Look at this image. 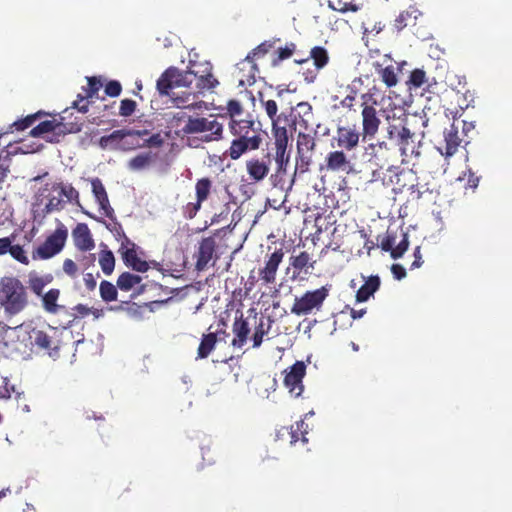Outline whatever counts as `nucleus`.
<instances>
[{
	"instance_id": "nucleus-1",
	"label": "nucleus",
	"mask_w": 512,
	"mask_h": 512,
	"mask_svg": "<svg viewBox=\"0 0 512 512\" xmlns=\"http://www.w3.org/2000/svg\"><path fill=\"white\" fill-rule=\"evenodd\" d=\"M299 117L294 120L290 119V115L282 112L277 114L274 120H271L272 135L274 138L275 155L274 160L276 169L270 175V182L277 187L286 175L287 166L290 160V152L288 151L289 135L287 126L294 128L298 123L304 129L310 128V119L313 117L312 106L308 102H300L297 104Z\"/></svg>"
},
{
	"instance_id": "nucleus-2",
	"label": "nucleus",
	"mask_w": 512,
	"mask_h": 512,
	"mask_svg": "<svg viewBox=\"0 0 512 512\" xmlns=\"http://www.w3.org/2000/svg\"><path fill=\"white\" fill-rule=\"evenodd\" d=\"M28 304L26 288L15 277H3L0 280V305L9 315H16Z\"/></svg>"
},
{
	"instance_id": "nucleus-3",
	"label": "nucleus",
	"mask_w": 512,
	"mask_h": 512,
	"mask_svg": "<svg viewBox=\"0 0 512 512\" xmlns=\"http://www.w3.org/2000/svg\"><path fill=\"white\" fill-rule=\"evenodd\" d=\"M226 116L229 118V131L235 136L244 134H264L261 124L256 122L253 115L246 113L244 117V106L241 101L237 99H230L226 104Z\"/></svg>"
},
{
	"instance_id": "nucleus-4",
	"label": "nucleus",
	"mask_w": 512,
	"mask_h": 512,
	"mask_svg": "<svg viewBox=\"0 0 512 512\" xmlns=\"http://www.w3.org/2000/svg\"><path fill=\"white\" fill-rule=\"evenodd\" d=\"M182 130L188 135H199L200 141L210 143L223 139L224 124L213 115L209 117L189 116Z\"/></svg>"
},
{
	"instance_id": "nucleus-5",
	"label": "nucleus",
	"mask_w": 512,
	"mask_h": 512,
	"mask_svg": "<svg viewBox=\"0 0 512 512\" xmlns=\"http://www.w3.org/2000/svg\"><path fill=\"white\" fill-rule=\"evenodd\" d=\"M389 144H392L400 152L401 162H405L412 155H419L416 151V135L411 132L402 121L389 123L387 127Z\"/></svg>"
},
{
	"instance_id": "nucleus-6",
	"label": "nucleus",
	"mask_w": 512,
	"mask_h": 512,
	"mask_svg": "<svg viewBox=\"0 0 512 512\" xmlns=\"http://www.w3.org/2000/svg\"><path fill=\"white\" fill-rule=\"evenodd\" d=\"M197 73L188 69L179 70L176 67L167 68L159 77L156 88L161 96H170V91L179 87H190L194 82Z\"/></svg>"
},
{
	"instance_id": "nucleus-7",
	"label": "nucleus",
	"mask_w": 512,
	"mask_h": 512,
	"mask_svg": "<svg viewBox=\"0 0 512 512\" xmlns=\"http://www.w3.org/2000/svg\"><path fill=\"white\" fill-rule=\"evenodd\" d=\"M68 238V229L62 223L58 222L56 229L46 237L43 243L32 251L34 260H48L59 254L66 245Z\"/></svg>"
},
{
	"instance_id": "nucleus-8",
	"label": "nucleus",
	"mask_w": 512,
	"mask_h": 512,
	"mask_svg": "<svg viewBox=\"0 0 512 512\" xmlns=\"http://www.w3.org/2000/svg\"><path fill=\"white\" fill-rule=\"evenodd\" d=\"M61 334V330L52 326L45 329L33 328L29 333V339L33 346L46 352L50 357H58L62 345Z\"/></svg>"
},
{
	"instance_id": "nucleus-9",
	"label": "nucleus",
	"mask_w": 512,
	"mask_h": 512,
	"mask_svg": "<svg viewBox=\"0 0 512 512\" xmlns=\"http://www.w3.org/2000/svg\"><path fill=\"white\" fill-rule=\"evenodd\" d=\"M365 155L368 157L369 162H372L379 168L387 166L390 172H392L394 163L401 157L396 147L386 141L370 143L365 148Z\"/></svg>"
},
{
	"instance_id": "nucleus-10",
	"label": "nucleus",
	"mask_w": 512,
	"mask_h": 512,
	"mask_svg": "<svg viewBox=\"0 0 512 512\" xmlns=\"http://www.w3.org/2000/svg\"><path fill=\"white\" fill-rule=\"evenodd\" d=\"M316 149V139L310 133L299 132L296 141L295 172L304 174L313 162Z\"/></svg>"
},
{
	"instance_id": "nucleus-11",
	"label": "nucleus",
	"mask_w": 512,
	"mask_h": 512,
	"mask_svg": "<svg viewBox=\"0 0 512 512\" xmlns=\"http://www.w3.org/2000/svg\"><path fill=\"white\" fill-rule=\"evenodd\" d=\"M328 296V290L325 287L313 291H307L301 297H296L291 307V313L297 316L310 314L314 309L319 310Z\"/></svg>"
},
{
	"instance_id": "nucleus-12",
	"label": "nucleus",
	"mask_w": 512,
	"mask_h": 512,
	"mask_svg": "<svg viewBox=\"0 0 512 512\" xmlns=\"http://www.w3.org/2000/svg\"><path fill=\"white\" fill-rule=\"evenodd\" d=\"M262 143L263 134L252 133L235 136L226 151V155L232 160H237L249 151L258 150Z\"/></svg>"
},
{
	"instance_id": "nucleus-13",
	"label": "nucleus",
	"mask_w": 512,
	"mask_h": 512,
	"mask_svg": "<svg viewBox=\"0 0 512 512\" xmlns=\"http://www.w3.org/2000/svg\"><path fill=\"white\" fill-rule=\"evenodd\" d=\"M367 94H363L361 99L363 100L361 103L362 111V139H371L375 137L378 133L381 120L378 116L377 110L374 106L369 105L366 101Z\"/></svg>"
},
{
	"instance_id": "nucleus-14",
	"label": "nucleus",
	"mask_w": 512,
	"mask_h": 512,
	"mask_svg": "<svg viewBox=\"0 0 512 512\" xmlns=\"http://www.w3.org/2000/svg\"><path fill=\"white\" fill-rule=\"evenodd\" d=\"M272 164V156L270 153L262 157H252L245 163V169L248 178L253 183L262 182L270 173Z\"/></svg>"
},
{
	"instance_id": "nucleus-15",
	"label": "nucleus",
	"mask_w": 512,
	"mask_h": 512,
	"mask_svg": "<svg viewBox=\"0 0 512 512\" xmlns=\"http://www.w3.org/2000/svg\"><path fill=\"white\" fill-rule=\"evenodd\" d=\"M305 373L306 366L302 361H297L290 367L289 371H286L284 385L289 389V392L295 396H300L303 392L302 380Z\"/></svg>"
},
{
	"instance_id": "nucleus-16",
	"label": "nucleus",
	"mask_w": 512,
	"mask_h": 512,
	"mask_svg": "<svg viewBox=\"0 0 512 512\" xmlns=\"http://www.w3.org/2000/svg\"><path fill=\"white\" fill-rule=\"evenodd\" d=\"M361 136V132L357 131L354 127L340 126L337 128L333 140L336 142L338 148L350 152L359 145Z\"/></svg>"
},
{
	"instance_id": "nucleus-17",
	"label": "nucleus",
	"mask_w": 512,
	"mask_h": 512,
	"mask_svg": "<svg viewBox=\"0 0 512 512\" xmlns=\"http://www.w3.org/2000/svg\"><path fill=\"white\" fill-rule=\"evenodd\" d=\"M326 170L338 173L344 172L349 174L353 170L351 159L343 150L330 151L324 160Z\"/></svg>"
},
{
	"instance_id": "nucleus-18",
	"label": "nucleus",
	"mask_w": 512,
	"mask_h": 512,
	"mask_svg": "<svg viewBox=\"0 0 512 512\" xmlns=\"http://www.w3.org/2000/svg\"><path fill=\"white\" fill-rule=\"evenodd\" d=\"M216 247V240L212 236L203 238L199 242L198 250L195 255L197 270H204L208 266L210 261L214 259L216 254Z\"/></svg>"
},
{
	"instance_id": "nucleus-19",
	"label": "nucleus",
	"mask_w": 512,
	"mask_h": 512,
	"mask_svg": "<svg viewBox=\"0 0 512 512\" xmlns=\"http://www.w3.org/2000/svg\"><path fill=\"white\" fill-rule=\"evenodd\" d=\"M308 425L303 421H297L295 426L281 427L277 431V438L280 440H287L290 445L296 444L301 441L303 444L308 442L306 438Z\"/></svg>"
},
{
	"instance_id": "nucleus-20",
	"label": "nucleus",
	"mask_w": 512,
	"mask_h": 512,
	"mask_svg": "<svg viewBox=\"0 0 512 512\" xmlns=\"http://www.w3.org/2000/svg\"><path fill=\"white\" fill-rule=\"evenodd\" d=\"M53 133L54 137H47L50 142H58L59 136H63L66 133L65 124L56 122L55 120H45L35 126L30 134L33 137H40L44 134Z\"/></svg>"
},
{
	"instance_id": "nucleus-21",
	"label": "nucleus",
	"mask_w": 512,
	"mask_h": 512,
	"mask_svg": "<svg viewBox=\"0 0 512 512\" xmlns=\"http://www.w3.org/2000/svg\"><path fill=\"white\" fill-rule=\"evenodd\" d=\"M394 180L391 177L390 182L392 183V190L395 193H402L404 191L414 192L417 187V177L412 170H401L400 172L394 173Z\"/></svg>"
},
{
	"instance_id": "nucleus-22",
	"label": "nucleus",
	"mask_w": 512,
	"mask_h": 512,
	"mask_svg": "<svg viewBox=\"0 0 512 512\" xmlns=\"http://www.w3.org/2000/svg\"><path fill=\"white\" fill-rule=\"evenodd\" d=\"M238 84L242 87L252 86L256 82V75L259 72L255 61L245 57L237 64Z\"/></svg>"
},
{
	"instance_id": "nucleus-23",
	"label": "nucleus",
	"mask_w": 512,
	"mask_h": 512,
	"mask_svg": "<svg viewBox=\"0 0 512 512\" xmlns=\"http://www.w3.org/2000/svg\"><path fill=\"white\" fill-rule=\"evenodd\" d=\"M92 193L99 204V209L102 213L110 218H114V209L111 207L108 194L106 189L99 178H94L91 180Z\"/></svg>"
},
{
	"instance_id": "nucleus-24",
	"label": "nucleus",
	"mask_w": 512,
	"mask_h": 512,
	"mask_svg": "<svg viewBox=\"0 0 512 512\" xmlns=\"http://www.w3.org/2000/svg\"><path fill=\"white\" fill-rule=\"evenodd\" d=\"M283 257L284 252L282 249L275 250L265 262V266L259 270V276L266 284L275 281L276 273Z\"/></svg>"
},
{
	"instance_id": "nucleus-25",
	"label": "nucleus",
	"mask_w": 512,
	"mask_h": 512,
	"mask_svg": "<svg viewBox=\"0 0 512 512\" xmlns=\"http://www.w3.org/2000/svg\"><path fill=\"white\" fill-rule=\"evenodd\" d=\"M74 245L80 251H90L94 249L95 243L92 238L88 225L78 223L72 231Z\"/></svg>"
},
{
	"instance_id": "nucleus-26",
	"label": "nucleus",
	"mask_w": 512,
	"mask_h": 512,
	"mask_svg": "<svg viewBox=\"0 0 512 512\" xmlns=\"http://www.w3.org/2000/svg\"><path fill=\"white\" fill-rule=\"evenodd\" d=\"M461 138L458 134V127L455 126V124H451L448 129L444 130V147H439V151L442 155L445 157H451L453 156L460 146Z\"/></svg>"
},
{
	"instance_id": "nucleus-27",
	"label": "nucleus",
	"mask_w": 512,
	"mask_h": 512,
	"mask_svg": "<svg viewBox=\"0 0 512 512\" xmlns=\"http://www.w3.org/2000/svg\"><path fill=\"white\" fill-rule=\"evenodd\" d=\"M52 190L58 191L60 196L66 198L67 202L77 205L82 209V212L85 215L89 216L90 218H94L92 214H90L88 211H85L81 206L79 192L72 186V184L57 182L52 185Z\"/></svg>"
},
{
	"instance_id": "nucleus-28",
	"label": "nucleus",
	"mask_w": 512,
	"mask_h": 512,
	"mask_svg": "<svg viewBox=\"0 0 512 512\" xmlns=\"http://www.w3.org/2000/svg\"><path fill=\"white\" fill-rule=\"evenodd\" d=\"M60 294L61 292L59 289L51 288L40 296L42 307L45 312L49 314H57L63 310H66L64 305L58 304Z\"/></svg>"
},
{
	"instance_id": "nucleus-29",
	"label": "nucleus",
	"mask_w": 512,
	"mask_h": 512,
	"mask_svg": "<svg viewBox=\"0 0 512 512\" xmlns=\"http://www.w3.org/2000/svg\"><path fill=\"white\" fill-rule=\"evenodd\" d=\"M232 331L235 335L232 340V345L234 347L241 348L247 341L248 335L250 333V328L246 319L241 315L239 318H235Z\"/></svg>"
},
{
	"instance_id": "nucleus-30",
	"label": "nucleus",
	"mask_w": 512,
	"mask_h": 512,
	"mask_svg": "<svg viewBox=\"0 0 512 512\" xmlns=\"http://www.w3.org/2000/svg\"><path fill=\"white\" fill-rule=\"evenodd\" d=\"M122 260L127 267L137 272H146L149 269V263L142 260L137 255V248H130L122 253Z\"/></svg>"
},
{
	"instance_id": "nucleus-31",
	"label": "nucleus",
	"mask_w": 512,
	"mask_h": 512,
	"mask_svg": "<svg viewBox=\"0 0 512 512\" xmlns=\"http://www.w3.org/2000/svg\"><path fill=\"white\" fill-rule=\"evenodd\" d=\"M380 278L377 275L368 277L365 283L356 292L357 302H365L372 296L380 287Z\"/></svg>"
},
{
	"instance_id": "nucleus-32",
	"label": "nucleus",
	"mask_w": 512,
	"mask_h": 512,
	"mask_svg": "<svg viewBox=\"0 0 512 512\" xmlns=\"http://www.w3.org/2000/svg\"><path fill=\"white\" fill-rule=\"evenodd\" d=\"M127 133L121 140V150L128 151L141 147L140 138L148 134L147 130L125 129Z\"/></svg>"
},
{
	"instance_id": "nucleus-33",
	"label": "nucleus",
	"mask_w": 512,
	"mask_h": 512,
	"mask_svg": "<svg viewBox=\"0 0 512 512\" xmlns=\"http://www.w3.org/2000/svg\"><path fill=\"white\" fill-rule=\"evenodd\" d=\"M126 134L125 129L115 130L109 135L102 136L98 144L102 149L121 150V140Z\"/></svg>"
},
{
	"instance_id": "nucleus-34",
	"label": "nucleus",
	"mask_w": 512,
	"mask_h": 512,
	"mask_svg": "<svg viewBox=\"0 0 512 512\" xmlns=\"http://www.w3.org/2000/svg\"><path fill=\"white\" fill-rule=\"evenodd\" d=\"M211 70V67H207L201 75H199L198 71H195L197 76L195 77L194 81H196V88L199 92L212 90L219 84Z\"/></svg>"
},
{
	"instance_id": "nucleus-35",
	"label": "nucleus",
	"mask_w": 512,
	"mask_h": 512,
	"mask_svg": "<svg viewBox=\"0 0 512 512\" xmlns=\"http://www.w3.org/2000/svg\"><path fill=\"white\" fill-rule=\"evenodd\" d=\"M420 15V12L415 7H409V9L402 11L394 21V27L397 31L403 30L410 24H415L416 19Z\"/></svg>"
},
{
	"instance_id": "nucleus-36",
	"label": "nucleus",
	"mask_w": 512,
	"mask_h": 512,
	"mask_svg": "<svg viewBox=\"0 0 512 512\" xmlns=\"http://www.w3.org/2000/svg\"><path fill=\"white\" fill-rule=\"evenodd\" d=\"M314 262L311 261V257L308 252L303 251L299 255L291 256L290 257V265L294 269V272H297V276L302 271H305V273L308 272V268H313Z\"/></svg>"
},
{
	"instance_id": "nucleus-37",
	"label": "nucleus",
	"mask_w": 512,
	"mask_h": 512,
	"mask_svg": "<svg viewBox=\"0 0 512 512\" xmlns=\"http://www.w3.org/2000/svg\"><path fill=\"white\" fill-rule=\"evenodd\" d=\"M141 282V276L131 272H123L119 275L116 284L121 291L128 292L136 286L140 285Z\"/></svg>"
},
{
	"instance_id": "nucleus-38",
	"label": "nucleus",
	"mask_w": 512,
	"mask_h": 512,
	"mask_svg": "<svg viewBox=\"0 0 512 512\" xmlns=\"http://www.w3.org/2000/svg\"><path fill=\"white\" fill-rule=\"evenodd\" d=\"M52 281L53 276L51 274L44 276L31 275L29 277L28 284L32 293L37 297H40L44 293L45 286L50 284Z\"/></svg>"
},
{
	"instance_id": "nucleus-39",
	"label": "nucleus",
	"mask_w": 512,
	"mask_h": 512,
	"mask_svg": "<svg viewBox=\"0 0 512 512\" xmlns=\"http://www.w3.org/2000/svg\"><path fill=\"white\" fill-rule=\"evenodd\" d=\"M375 69L381 77L383 83L388 87H394L398 83L396 68L393 65L382 67L379 63L375 64Z\"/></svg>"
},
{
	"instance_id": "nucleus-40",
	"label": "nucleus",
	"mask_w": 512,
	"mask_h": 512,
	"mask_svg": "<svg viewBox=\"0 0 512 512\" xmlns=\"http://www.w3.org/2000/svg\"><path fill=\"white\" fill-rule=\"evenodd\" d=\"M295 51L296 44L293 42L286 43L284 47H277L271 60V65L273 67L279 66L284 60L289 59Z\"/></svg>"
},
{
	"instance_id": "nucleus-41",
	"label": "nucleus",
	"mask_w": 512,
	"mask_h": 512,
	"mask_svg": "<svg viewBox=\"0 0 512 512\" xmlns=\"http://www.w3.org/2000/svg\"><path fill=\"white\" fill-rule=\"evenodd\" d=\"M154 160L152 152H145L136 155L128 162V168L132 171H140L147 168Z\"/></svg>"
},
{
	"instance_id": "nucleus-42",
	"label": "nucleus",
	"mask_w": 512,
	"mask_h": 512,
	"mask_svg": "<svg viewBox=\"0 0 512 512\" xmlns=\"http://www.w3.org/2000/svg\"><path fill=\"white\" fill-rule=\"evenodd\" d=\"M217 342L215 333L204 334L198 347V358H207L214 350Z\"/></svg>"
},
{
	"instance_id": "nucleus-43",
	"label": "nucleus",
	"mask_w": 512,
	"mask_h": 512,
	"mask_svg": "<svg viewBox=\"0 0 512 512\" xmlns=\"http://www.w3.org/2000/svg\"><path fill=\"white\" fill-rule=\"evenodd\" d=\"M212 181L207 178H200L195 184L196 200L203 203L206 201L211 193Z\"/></svg>"
},
{
	"instance_id": "nucleus-44",
	"label": "nucleus",
	"mask_w": 512,
	"mask_h": 512,
	"mask_svg": "<svg viewBox=\"0 0 512 512\" xmlns=\"http://www.w3.org/2000/svg\"><path fill=\"white\" fill-rule=\"evenodd\" d=\"M277 42H280V39L274 38L271 40H266L259 44L256 48L251 50L246 57H248V59L255 61L256 57H263L272 49H274Z\"/></svg>"
},
{
	"instance_id": "nucleus-45",
	"label": "nucleus",
	"mask_w": 512,
	"mask_h": 512,
	"mask_svg": "<svg viewBox=\"0 0 512 512\" xmlns=\"http://www.w3.org/2000/svg\"><path fill=\"white\" fill-rule=\"evenodd\" d=\"M310 58L317 69L324 68L329 61L327 50L321 46H315L311 49Z\"/></svg>"
},
{
	"instance_id": "nucleus-46",
	"label": "nucleus",
	"mask_w": 512,
	"mask_h": 512,
	"mask_svg": "<svg viewBox=\"0 0 512 512\" xmlns=\"http://www.w3.org/2000/svg\"><path fill=\"white\" fill-rule=\"evenodd\" d=\"M117 288H118L117 285L115 286L111 282H109L107 280H103L99 286V292H100V296H101L102 300L105 302H112V301L117 300V296H118Z\"/></svg>"
},
{
	"instance_id": "nucleus-47",
	"label": "nucleus",
	"mask_w": 512,
	"mask_h": 512,
	"mask_svg": "<svg viewBox=\"0 0 512 512\" xmlns=\"http://www.w3.org/2000/svg\"><path fill=\"white\" fill-rule=\"evenodd\" d=\"M100 267L105 275H110L115 267V258L110 250L102 251L99 258Z\"/></svg>"
},
{
	"instance_id": "nucleus-48",
	"label": "nucleus",
	"mask_w": 512,
	"mask_h": 512,
	"mask_svg": "<svg viewBox=\"0 0 512 512\" xmlns=\"http://www.w3.org/2000/svg\"><path fill=\"white\" fill-rule=\"evenodd\" d=\"M65 201L60 197L51 196L48 199L45 207L42 209L41 217L45 218L48 214L54 211H61L64 208Z\"/></svg>"
},
{
	"instance_id": "nucleus-49",
	"label": "nucleus",
	"mask_w": 512,
	"mask_h": 512,
	"mask_svg": "<svg viewBox=\"0 0 512 512\" xmlns=\"http://www.w3.org/2000/svg\"><path fill=\"white\" fill-rule=\"evenodd\" d=\"M259 103L261 107L264 109L267 117L270 120H274L275 116L278 114V105L277 102L273 99H265L263 94H259Z\"/></svg>"
},
{
	"instance_id": "nucleus-50",
	"label": "nucleus",
	"mask_w": 512,
	"mask_h": 512,
	"mask_svg": "<svg viewBox=\"0 0 512 512\" xmlns=\"http://www.w3.org/2000/svg\"><path fill=\"white\" fill-rule=\"evenodd\" d=\"M426 81V74L425 71L422 69H414L407 81V85L409 88H420Z\"/></svg>"
},
{
	"instance_id": "nucleus-51",
	"label": "nucleus",
	"mask_w": 512,
	"mask_h": 512,
	"mask_svg": "<svg viewBox=\"0 0 512 512\" xmlns=\"http://www.w3.org/2000/svg\"><path fill=\"white\" fill-rule=\"evenodd\" d=\"M397 235L395 231L387 230L386 234L382 237L380 240V248L385 252H390V255L392 256V250L395 248Z\"/></svg>"
},
{
	"instance_id": "nucleus-52",
	"label": "nucleus",
	"mask_w": 512,
	"mask_h": 512,
	"mask_svg": "<svg viewBox=\"0 0 512 512\" xmlns=\"http://www.w3.org/2000/svg\"><path fill=\"white\" fill-rule=\"evenodd\" d=\"M41 115H42L41 111L31 114V115H28L24 119L15 121L11 125V128H14L16 131H23V130L27 129L28 127L32 126L33 123L36 121V119L38 117H40Z\"/></svg>"
},
{
	"instance_id": "nucleus-53",
	"label": "nucleus",
	"mask_w": 512,
	"mask_h": 512,
	"mask_svg": "<svg viewBox=\"0 0 512 512\" xmlns=\"http://www.w3.org/2000/svg\"><path fill=\"white\" fill-rule=\"evenodd\" d=\"M102 82L97 77H88V86L85 88L84 98L92 99L97 96Z\"/></svg>"
},
{
	"instance_id": "nucleus-54",
	"label": "nucleus",
	"mask_w": 512,
	"mask_h": 512,
	"mask_svg": "<svg viewBox=\"0 0 512 512\" xmlns=\"http://www.w3.org/2000/svg\"><path fill=\"white\" fill-rule=\"evenodd\" d=\"M73 313L71 314L72 319L69 320L67 323V326H72L73 322L76 319L84 318L88 316L92 312V308L84 305V304H77L72 308Z\"/></svg>"
},
{
	"instance_id": "nucleus-55",
	"label": "nucleus",
	"mask_w": 512,
	"mask_h": 512,
	"mask_svg": "<svg viewBox=\"0 0 512 512\" xmlns=\"http://www.w3.org/2000/svg\"><path fill=\"white\" fill-rule=\"evenodd\" d=\"M268 333V328L265 329L264 319L260 318L258 325L255 327V331L252 337L253 347H259L263 342V337Z\"/></svg>"
},
{
	"instance_id": "nucleus-56",
	"label": "nucleus",
	"mask_w": 512,
	"mask_h": 512,
	"mask_svg": "<svg viewBox=\"0 0 512 512\" xmlns=\"http://www.w3.org/2000/svg\"><path fill=\"white\" fill-rule=\"evenodd\" d=\"M402 239L400 242L395 246L394 250H392V258L398 259L401 258L404 253L407 251L409 247V237L406 232H402Z\"/></svg>"
},
{
	"instance_id": "nucleus-57",
	"label": "nucleus",
	"mask_w": 512,
	"mask_h": 512,
	"mask_svg": "<svg viewBox=\"0 0 512 512\" xmlns=\"http://www.w3.org/2000/svg\"><path fill=\"white\" fill-rule=\"evenodd\" d=\"M9 254L11 255V257L13 259L18 261L19 263L24 264V265L29 264V259L26 255L25 250L23 249V247L21 245H18V244L13 245V243H12Z\"/></svg>"
},
{
	"instance_id": "nucleus-58",
	"label": "nucleus",
	"mask_w": 512,
	"mask_h": 512,
	"mask_svg": "<svg viewBox=\"0 0 512 512\" xmlns=\"http://www.w3.org/2000/svg\"><path fill=\"white\" fill-rule=\"evenodd\" d=\"M11 166V157L7 152L5 154H0V184L6 179L8 173L10 172Z\"/></svg>"
},
{
	"instance_id": "nucleus-59",
	"label": "nucleus",
	"mask_w": 512,
	"mask_h": 512,
	"mask_svg": "<svg viewBox=\"0 0 512 512\" xmlns=\"http://www.w3.org/2000/svg\"><path fill=\"white\" fill-rule=\"evenodd\" d=\"M202 203L196 200L195 202H189L182 208V214L186 219H193L198 211L201 209Z\"/></svg>"
},
{
	"instance_id": "nucleus-60",
	"label": "nucleus",
	"mask_w": 512,
	"mask_h": 512,
	"mask_svg": "<svg viewBox=\"0 0 512 512\" xmlns=\"http://www.w3.org/2000/svg\"><path fill=\"white\" fill-rule=\"evenodd\" d=\"M137 104L132 99H123L120 103L119 115L123 117L131 116L136 110Z\"/></svg>"
},
{
	"instance_id": "nucleus-61",
	"label": "nucleus",
	"mask_w": 512,
	"mask_h": 512,
	"mask_svg": "<svg viewBox=\"0 0 512 512\" xmlns=\"http://www.w3.org/2000/svg\"><path fill=\"white\" fill-rule=\"evenodd\" d=\"M356 95L357 90L351 88L350 93L340 101V107L348 111H356Z\"/></svg>"
},
{
	"instance_id": "nucleus-62",
	"label": "nucleus",
	"mask_w": 512,
	"mask_h": 512,
	"mask_svg": "<svg viewBox=\"0 0 512 512\" xmlns=\"http://www.w3.org/2000/svg\"><path fill=\"white\" fill-rule=\"evenodd\" d=\"M122 86L117 80H110L105 85V94L110 97H117L121 94Z\"/></svg>"
},
{
	"instance_id": "nucleus-63",
	"label": "nucleus",
	"mask_w": 512,
	"mask_h": 512,
	"mask_svg": "<svg viewBox=\"0 0 512 512\" xmlns=\"http://www.w3.org/2000/svg\"><path fill=\"white\" fill-rule=\"evenodd\" d=\"M63 271L71 278H75L78 273V267L72 259H65L63 262Z\"/></svg>"
},
{
	"instance_id": "nucleus-64",
	"label": "nucleus",
	"mask_w": 512,
	"mask_h": 512,
	"mask_svg": "<svg viewBox=\"0 0 512 512\" xmlns=\"http://www.w3.org/2000/svg\"><path fill=\"white\" fill-rule=\"evenodd\" d=\"M88 100H89L88 98H84V95L79 94L77 96V100H75L73 102V107L81 113H86V112H88V108H89Z\"/></svg>"
}]
</instances>
